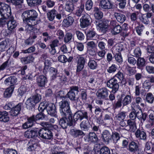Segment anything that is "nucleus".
Segmentation results:
<instances>
[{"instance_id": "f257e3e1", "label": "nucleus", "mask_w": 154, "mask_h": 154, "mask_svg": "<svg viewBox=\"0 0 154 154\" xmlns=\"http://www.w3.org/2000/svg\"><path fill=\"white\" fill-rule=\"evenodd\" d=\"M0 14L2 17L0 19H14L11 15V10L9 5L4 3L0 4Z\"/></svg>"}, {"instance_id": "f03ea898", "label": "nucleus", "mask_w": 154, "mask_h": 154, "mask_svg": "<svg viewBox=\"0 0 154 154\" xmlns=\"http://www.w3.org/2000/svg\"><path fill=\"white\" fill-rule=\"evenodd\" d=\"M60 111L61 116H66L70 115V110L69 102L67 100H63L59 103Z\"/></svg>"}, {"instance_id": "7ed1b4c3", "label": "nucleus", "mask_w": 154, "mask_h": 154, "mask_svg": "<svg viewBox=\"0 0 154 154\" xmlns=\"http://www.w3.org/2000/svg\"><path fill=\"white\" fill-rule=\"evenodd\" d=\"M94 23L100 31L103 33L107 31L108 26V20H95Z\"/></svg>"}, {"instance_id": "20e7f679", "label": "nucleus", "mask_w": 154, "mask_h": 154, "mask_svg": "<svg viewBox=\"0 0 154 154\" xmlns=\"http://www.w3.org/2000/svg\"><path fill=\"white\" fill-rule=\"evenodd\" d=\"M119 82H118L116 78L113 77L107 82L106 85L107 87L112 89V92L116 93L118 91L119 88Z\"/></svg>"}, {"instance_id": "39448f33", "label": "nucleus", "mask_w": 154, "mask_h": 154, "mask_svg": "<svg viewBox=\"0 0 154 154\" xmlns=\"http://www.w3.org/2000/svg\"><path fill=\"white\" fill-rule=\"evenodd\" d=\"M45 65L44 68L43 72H46L47 70L48 71L51 80H54L59 76V74L56 69L52 67L49 68L48 65L46 64V61L45 62Z\"/></svg>"}, {"instance_id": "423d86ee", "label": "nucleus", "mask_w": 154, "mask_h": 154, "mask_svg": "<svg viewBox=\"0 0 154 154\" xmlns=\"http://www.w3.org/2000/svg\"><path fill=\"white\" fill-rule=\"evenodd\" d=\"M38 133L39 136L42 139L49 140L53 138L52 133L48 129L42 128L39 130Z\"/></svg>"}, {"instance_id": "0eeeda50", "label": "nucleus", "mask_w": 154, "mask_h": 154, "mask_svg": "<svg viewBox=\"0 0 154 154\" xmlns=\"http://www.w3.org/2000/svg\"><path fill=\"white\" fill-rule=\"evenodd\" d=\"M47 17L49 19H54L55 17L56 18L60 19L62 18H64L66 17L64 12H62L60 14H57V11L55 9H53L47 13Z\"/></svg>"}, {"instance_id": "6e6552de", "label": "nucleus", "mask_w": 154, "mask_h": 154, "mask_svg": "<svg viewBox=\"0 0 154 154\" xmlns=\"http://www.w3.org/2000/svg\"><path fill=\"white\" fill-rule=\"evenodd\" d=\"M73 118L74 120L75 121L78 120L81 121L84 119L85 120L88 119V112L85 110L78 111L74 114Z\"/></svg>"}, {"instance_id": "1a4fd4ad", "label": "nucleus", "mask_w": 154, "mask_h": 154, "mask_svg": "<svg viewBox=\"0 0 154 154\" xmlns=\"http://www.w3.org/2000/svg\"><path fill=\"white\" fill-rule=\"evenodd\" d=\"M27 150L31 151L35 150L39 146V140L37 138L31 139L27 145Z\"/></svg>"}, {"instance_id": "9d476101", "label": "nucleus", "mask_w": 154, "mask_h": 154, "mask_svg": "<svg viewBox=\"0 0 154 154\" xmlns=\"http://www.w3.org/2000/svg\"><path fill=\"white\" fill-rule=\"evenodd\" d=\"M85 141L86 142L96 143L98 140V138L96 134L94 132H90L84 137Z\"/></svg>"}, {"instance_id": "9b49d317", "label": "nucleus", "mask_w": 154, "mask_h": 154, "mask_svg": "<svg viewBox=\"0 0 154 154\" xmlns=\"http://www.w3.org/2000/svg\"><path fill=\"white\" fill-rule=\"evenodd\" d=\"M112 133L110 131L104 130L101 134V139L103 141L105 144H108L112 139Z\"/></svg>"}, {"instance_id": "f8f14e48", "label": "nucleus", "mask_w": 154, "mask_h": 154, "mask_svg": "<svg viewBox=\"0 0 154 154\" xmlns=\"http://www.w3.org/2000/svg\"><path fill=\"white\" fill-rule=\"evenodd\" d=\"M70 89L67 94L68 97L72 100H75V93L78 94L79 88L76 86H72L70 87Z\"/></svg>"}, {"instance_id": "ddd939ff", "label": "nucleus", "mask_w": 154, "mask_h": 154, "mask_svg": "<svg viewBox=\"0 0 154 154\" xmlns=\"http://www.w3.org/2000/svg\"><path fill=\"white\" fill-rule=\"evenodd\" d=\"M109 90L106 88L104 87L99 89L96 94L97 97L102 99H105L107 98L109 95Z\"/></svg>"}, {"instance_id": "4468645a", "label": "nucleus", "mask_w": 154, "mask_h": 154, "mask_svg": "<svg viewBox=\"0 0 154 154\" xmlns=\"http://www.w3.org/2000/svg\"><path fill=\"white\" fill-rule=\"evenodd\" d=\"M70 118L71 120L69 123L68 119L64 116L60 119L59 121V124L63 128L65 129L66 128L68 125L70 126L72 125L73 121L72 118L71 117Z\"/></svg>"}, {"instance_id": "2eb2a0df", "label": "nucleus", "mask_w": 154, "mask_h": 154, "mask_svg": "<svg viewBox=\"0 0 154 154\" xmlns=\"http://www.w3.org/2000/svg\"><path fill=\"white\" fill-rule=\"evenodd\" d=\"M78 60L77 61L76 72H81L84 67L85 63V60L84 58L80 55L77 57Z\"/></svg>"}, {"instance_id": "dca6fc26", "label": "nucleus", "mask_w": 154, "mask_h": 154, "mask_svg": "<svg viewBox=\"0 0 154 154\" xmlns=\"http://www.w3.org/2000/svg\"><path fill=\"white\" fill-rule=\"evenodd\" d=\"M55 105L51 103H49L47 107L46 110L48 114L52 116L56 117L57 111Z\"/></svg>"}, {"instance_id": "f3484780", "label": "nucleus", "mask_w": 154, "mask_h": 154, "mask_svg": "<svg viewBox=\"0 0 154 154\" xmlns=\"http://www.w3.org/2000/svg\"><path fill=\"white\" fill-rule=\"evenodd\" d=\"M99 6L103 9L108 10L112 8L113 5L109 0H101Z\"/></svg>"}, {"instance_id": "a211bd4d", "label": "nucleus", "mask_w": 154, "mask_h": 154, "mask_svg": "<svg viewBox=\"0 0 154 154\" xmlns=\"http://www.w3.org/2000/svg\"><path fill=\"white\" fill-rule=\"evenodd\" d=\"M135 135L136 138L139 140H146L147 138L146 134L142 129H137L135 132Z\"/></svg>"}, {"instance_id": "6ab92c4d", "label": "nucleus", "mask_w": 154, "mask_h": 154, "mask_svg": "<svg viewBox=\"0 0 154 154\" xmlns=\"http://www.w3.org/2000/svg\"><path fill=\"white\" fill-rule=\"evenodd\" d=\"M17 81V79L15 76H11L6 79L4 81L5 84L7 86H9V87L13 86L14 88V85Z\"/></svg>"}, {"instance_id": "aec40b11", "label": "nucleus", "mask_w": 154, "mask_h": 154, "mask_svg": "<svg viewBox=\"0 0 154 154\" xmlns=\"http://www.w3.org/2000/svg\"><path fill=\"white\" fill-rule=\"evenodd\" d=\"M22 105V103H19L13 108L10 111L11 115L13 116H16L20 113Z\"/></svg>"}, {"instance_id": "412c9836", "label": "nucleus", "mask_w": 154, "mask_h": 154, "mask_svg": "<svg viewBox=\"0 0 154 154\" xmlns=\"http://www.w3.org/2000/svg\"><path fill=\"white\" fill-rule=\"evenodd\" d=\"M137 106L138 112L137 114V118L141 122H144L146 119L147 115L145 113H143L141 107L140 106Z\"/></svg>"}, {"instance_id": "4be33fe9", "label": "nucleus", "mask_w": 154, "mask_h": 154, "mask_svg": "<svg viewBox=\"0 0 154 154\" xmlns=\"http://www.w3.org/2000/svg\"><path fill=\"white\" fill-rule=\"evenodd\" d=\"M138 147V143L132 141L129 144L128 149L131 152L135 153L137 151Z\"/></svg>"}, {"instance_id": "5701e85b", "label": "nucleus", "mask_w": 154, "mask_h": 154, "mask_svg": "<svg viewBox=\"0 0 154 154\" xmlns=\"http://www.w3.org/2000/svg\"><path fill=\"white\" fill-rule=\"evenodd\" d=\"M36 80L38 85L40 87L44 86L48 81L47 78L43 75L37 77Z\"/></svg>"}, {"instance_id": "b1692460", "label": "nucleus", "mask_w": 154, "mask_h": 154, "mask_svg": "<svg viewBox=\"0 0 154 154\" xmlns=\"http://www.w3.org/2000/svg\"><path fill=\"white\" fill-rule=\"evenodd\" d=\"M9 120L8 112L6 111H0V122H7Z\"/></svg>"}, {"instance_id": "393cba45", "label": "nucleus", "mask_w": 154, "mask_h": 154, "mask_svg": "<svg viewBox=\"0 0 154 154\" xmlns=\"http://www.w3.org/2000/svg\"><path fill=\"white\" fill-rule=\"evenodd\" d=\"M17 24L15 20H9L7 24L8 28L9 31V33H11L12 32V30L16 27Z\"/></svg>"}, {"instance_id": "a878e982", "label": "nucleus", "mask_w": 154, "mask_h": 154, "mask_svg": "<svg viewBox=\"0 0 154 154\" xmlns=\"http://www.w3.org/2000/svg\"><path fill=\"white\" fill-rule=\"evenodd\" d=\"M136 103L134 102H132L131 103V107L134 108V106H135V109H138L137 106H140L139 104H140V106L144 107L145 106V104L144 103H142L143 100L140 97H137L135 98Z\"/></svg>"}, {"instance_id": "bb28decb", "label": "nucleus", "mask_w": 154, "mask_h": 154, "mask_svg": "<svg viewBox=\"0 0 154 154\" xmlns=\"http://www.w3.org/2000/svg\"><path fill=\"white\" fill-rule=\"evenodd\" d=\"M124 48L122 45L117 44L115 45L112 48V53L115 54L120 53V52L123 50Z\"/></svg>"}, {"instance_id": "cd10ccee", "label": "nucleus", "mask_w": 154, "mask_h": 154, "mask_svg": "<svg viewBox=\"0 0 154 154\" xmlns=\"http://www.w3.org/2000/svg\"><path fill=\"white\" fill-rule=\"evenodd\" d=\"M71 132L72 135L74 137H83L85 135V134L82 130L72 129L71 130Z\"/></svg>"}, {"instance_id": "c85d7f7f", "label": "nucleus", "mask_w": 154, "mask_h": 154, "mask_svg": "<svg viewBox=\"0 0 154 154\" xmlns=\"http://www.w3.org/2000/svg\"><path fill=\"white\" fill-rule=\"evenodd\" d=\"M80 126L82 131H88L90 128V123L88 119L84 120L82 122L80 123Z\"/></svg>"}, {"instance_id": "c756f323", "label": "nucleus", "mask_w": 154, "mask_h": 154, "mask_svg": "<svg viewBox=\"0 0 154 154\" xmlns=\"http://www.w3.org/2000/svg\"><path fill=\"white\" fill-rule=\"evenodd\" d=\"M35 120L33 117H31L28 119V121L22 125L24 129H27L32 127L34 123Z\"/></svg>"}, {"instance_id": "7c9ffc66", "label": "nucleus", "mask_w": 154, "mask_h": 154, "mask_svg": "<svg viewBox=\"0 0 154 154\" xmlns=\"http://www.w3.org/2000/svg\"><path fill=\"white\" fill-rule=\"evenodd\" d=\"M34 60V58L32 55H29L21 58L20 60L23 64H27L33 62Z\"/></svg>"}, {"instance_id": "2f4dec72", "label": "nucleus", "mask_w": 154, "mask_h": 154, "mask_svg": "<svg viewBox=\"0 0 154 154\" xmlns=\"http://www.w3.org/2000/svg\"><path fill=\"white\" fill-rule=\"evenodd\" d=\"M146 61L144 58L139 57L137 60V68L141 69L145 65Z\"/></svg>"}, {"instance_id": "473e14b6", "label": "nucleus", "mask_w": 154, "mask_h": 154, "mask_svg": "<svg viewBox=\"0 0 154 154\" xmlns=\"http://www.w3.org/2000/svg\"><path fill=\"white\" fill-rule=\"evenodd\" d=\"M65 8L66 11L72 12L74 9L73 3L70 1H67L65 4Z\"/></svg>"}, {"instance_id": "72a5a7b5", "label": "nucleus", "mask_w": 154, "mask_h": 154, "mask_svg": "<svg viewBox=\"0 0 154 154\" xmlns=\"http://www.w3.org/2000/svg\"><path fill=\"white\" fill-rule=\"evenodd\" d=\"M25 104L26 107L29 109H32L36 105L35 103L30 97L26 100Z\"/></svg>"}, {"instance_id": "f704fd0d", "label": "nucleus", "mask_w": 154, "mask_h": 154, "mask_svg": "<svg viewBox=\"0 0 154 154\" xmlns=\"http://www.w3.org/2000/svg\"><path fill=\"white\" fill-rule=\"evenodd\" d=\"M28 5L30 6H35L39 5L42 2V0H26Z\"/></svg>"}, {"instance_id": "c9c22d12", "label": "nucleus", "mask_w": 154, "mask_h": 154, "mask_svg": "<svg viewBox=\"0 0 154 154\" xmlns=\"http://www.w3.org/2000/svg\"><path fill=\"white\" fill-rule=\"evenodd\" d=\"M24 0H12V3L16 7L19 9L23 8Z\"/></svg>"}, {"instance_id": "e433bc0d", "label": "nucleus", "mask_w": 154, "mask_h": 154, "mask_svg": "<svg viewBox=\"0 0 154 154\" xmlns=\"http://www.w3.org/2000/svg\"><path fill=\"white\" fill-rule=\"evenodd\" d=\"M127 126H129L130 129L132 131H134L137 128V126L135 121L131 120V119L127 121Z\"/></svg>"}, {"instance_id": "4c0bfd02", "label": "nucleus", "mask_w": 154, "mask_h": 154, "mask_svg": "<svg viewBox=\"0 0 154 154\" xmlns=\"http://www.w3.org/2000/svg\"><path fill=\"white\" fill-rule=\"evenodd\" d=\"M138 112V109H135V106H134V108H133V111L131 112L129 114V116L130 119L131 120L134 121V120L137 117V114Z\"/></svg>"}, {"instance_id": "58836bf2", "label": "nucleus", "mask_w": 154, "mask_h": 154, "mask_svg": "<svg viewBox=\"0 0 154 154\" xmlns=\"http://www.w3.org/2000/svg\"><path fill=\"white\" fill-rule=\"evenodd\" d=\"M126 112L125 111L119 112L116 116L115 117L118 120H123L125 118Z\"/></svg>"}, {"instance_id": "ea45409f", "label": "nucleus", "mask_w": 154, "mask_h": 154, "mask_svg": "<svg viewBox=\"0 0 154 154\" xmlns=\"http://www.w3.org/2000/svg\"><path fill=\"white\" fill-rule=\"evenodd\" d=\"M26 30L28 33L32 32L33 33H38L39 30L32 26H26Z\"/></svg>"}, {"instance_id": "a19ab883", "label": "nucleus", "mask_w": 154, "mask_h": 154, "mask_svg": "<svg viewBox=\"0 0 154 154\" xmlns=\"http://www.w3.org/2000/svg\"><path fill=\"white\" fill-rule=\"evenodd\" d=\"M14 88L12 86L11 87H9L7 88L5 91L4 93V96L5 97H10L14 91Z\"/></svg>"}, {"instance_id": "79ce46f5", "label": "nucleus", "mask_w": 154, "mask_h": 154, "mask_svg": "<svg viewBox=\"0 0 154 154\" xmlns=\"http://www.w3.org/2000/svg\"><path fill=\"white\" fill-rule=\"evenodd\" d=\"M125 69L129 76L134 75L136 72L135 68L131 67L128 65L126 66Z\"/></svg>"}, {"instance_id": "37998d69", "label": "nucleus", "mask_w": 154, "mask_h": 154, "mask_svg": "<svg viewBox=\"0 0 154 154\" xmlns=\"http://www.w3.org/2000/svg\"><path fill=\"white\" fill-rule=\"evenodd\" d=\"M112 139L115 143H117L120 140V136L119 134L117 132L112 133Z\"/></svg>"}, {"instance_id": "c03bdc74", "label": "nucleus", "mask_w": 154, "mask_h": 154, "mask_svg": "<svg viewBox=\"0 0 154 154\" xmlns=\"http://www.w3.org/2000/svg\"><path fill=\"white\" fill-rule=\"evenodd\" d=\"M131 100V96L129 95H127L122 100V103L123 106L127 105L130 103Z\"/></svg>"}, {"instance_id": "a18cd8bd", "label": "nucleus", "mask_w": 154, "mask_h": 154, "mask_svg": "<svg viewBox=\"0 0 154 154\" xmlns=\"http://www.w3.org/2000/svg\"><path fill=\"white\" fill-rule=\"evenodd\" d=\"M11 63V61H10V58H9L7 60L3 63L0 66V72L4 70L6 68L9 67Z\"/></svg>"}, {"instance_id": "49530a36", "label": "nucleus", "mask_w": 154, "mask_h": 154, "mask_svg": "<svg viewBox=\"0 0 154 154\" xmlns=\"http://www.w3.org/2000/svg\"><path fill=\"white\" fill-rule=\"evenodd\" d=\"M88 66L89 68L92 69H96L97 66L96 62L94 60L91 59L89 60Z\"/></svg>"}, {"instance_id": "de8ad7c7", "label": "nucleus", "mask_w": 154, "mask_h": 154, "mask_svg": "<svg viewBox=\"0 0 154 154\" xmlns=\"http://www.w3.org/2000/svg\"><path fill=\"white\" fill-rule=\"evenodd\" d=\"M122 28L121 26L119 25L115 26L111 30V32L112 34L116 35L119 33L121 31Z\"/></svg>"}, {"instance_id": "09e8293b", "label": "nucleus", "mask_w": 154, "mask_h": 154, "mask_svg": "<svg viewBox=\"0 0 154 154\" xmlns=\"http://www.w3.org/2000/svg\"><path fill=\"white\" fill-rule=\"evenodd\" d=\"M146 99L148 103H152L154 101V97L152 93H149L146 95Z\"/></svg>"}, {"instance_id": "8fccbe9b", "label": "nucleus", "mask_w": 154, "mask_h": 154, "mask_svg": "<svg viewBox=\"0 0 154 154\" xmlns=\"http://www.w3.org/2000/svg\"><path fill=\"white\" fill-rule=\"evenodd\" d=\"M141 54L140 49V48L137 47L133 50L132 55L134 57L139 58L141 56Z\"/></svg>"}, {"instance_id": "3c124183", "label": "nucleus", "mask_w": 154, "mask_h": 154, "mask_svg": "<svg viewBox=\"0 0 154 154\" xmlns=\"http://www.w3.org/2000/svg\"><path fill=\"white\" fill-rule=\"evenodd\" d=\"M30 97L36 104L39 103L42 99L41 95L38 94H35Z\"/></svg>"}, {"instance_id": "603ef678", "label": "nucleus", "mask_w": 154, "mask_h": 154, "mask_svg": "<svg viewBox=\"0 0 154 154\" xmlns=\"http://www.w3.org/2000/svg\"><path fill=\"white\" fill-rule=\"evenodd\" d=\"M29 19H33L37 18L38 14L36 11L33 10L28 11Z\"/></svg>"}, {"instance_id": "864d4df0", "label": "nucleus", "mask_w": 154, "mask_h": 154, "mask_svg": "<svg viewBox=\"0 0 154 154\" xmlns=\"http://www.w3.org/2000/svg\"><path fill=\"white\" fill-rule=\"evenodd\" d=\"M117 69L116 65L113 64L108 68L107 71L109 73H114L116 71Z\"/></svg>"}, {"instance_id": "5fc2aeb1", "label": "nucleus", "mask_w": 154, "mask_h": 154, "mask_svg": "<svg viewBox=\"0 0 154 154\" xmlns=\"http://www.w3.org/2000/svg\"><path fill=\"white\" fill-rule=\"evenodd\" d=\"M48 103H45L44 102L41 103L38 107V110L40 112H42L45 109H47Z\"/></svg>"}, {"instance_id": "6e6d98bb", "label": "nucleus", "mask_w": 154, "mask_h": 154, "mask_svg": "<svg viewBox=\"0 0 154 154\" xmlns=\"http://www.w3.org/2000/svg\"><path fill=\"white\" fill-rule=\"evenodd\" d=\"M8 44L5 41H2L0 43V53L5 50V48H8Z\"/></svg>"}, {"instance_id": "4d7b16f0", "label": "nucleus", "mask_w": 154, "mask_h": 154, "mask_svg": "<svg viewBox=\"0 0 154 154\" xmlns=\"http://www.w3.org/2000/svg\"><path fill=\"white\" fill-rule=\"evenodd\" d=\"M144 29V26L142 25H139L135 28L136 32L138 35L140 36L142 35L143 29Z\"/></svg>"}, {"instance_id": "13d9d810", "label": "nucleus", "mask_w": 154, "mask_h": 154, "mask_svg": "<svg viewBox=\"0 0 154 154\" xmlns=\"http://www.w3.org/2000/svg\"><path fill=\"white\" fill-rule=\"evenodd\" d=\"M96 35L95 32L93 30L89 31L88 32L86 35L88 39H92Z\"/></svg>"}, {"instance_id": "bf43d9fd", "label": "nucleus", "mask_w": 154, "mask_h": 154, "mask_svg": "<svg viewBox=\"0 0 154 154\" xmlns=\"http://www.w3.org/2000/svg\"><path fill=\"white\" fill-rule=\"evenodd\" d=\"M100 154H111L109 149L107 147L104 146L100 149Z\"/></svg>"}, {"instance_id": "052dcab7", "label": "nucleus", "mask_w": 154, "mask_h": 154, "mask_svg": "<svg viewBox=\"0 0 154 154\" xmlns=\"http://www.w3.org/2000/svg\"><path fill=\"white\" fill-rule=\"evenodd\" d=\"M87 45L89 49H97L96 44L93 41L88 42Z\"/></svg>"}, {"instance_id": "680f3d73", "label": "nucleus", "mask_w": 154, "mask_h": 154, "mask_svg": "<svg viewBox=\"0 0 154 154\" xmlns=\"http://www.w3.org/2000/svg\"><path fill=\"white\" fill-rule=\"evenodd\" d=\"M143 85V87L145 89L147 90V91H149V90L151 88L152 86V85L150 83V82L147 80H146L144 82Z\"/></svg>"}, {"instance_id": "e2e57ef3", "label": "nucleus", "mask_w": 154, "mask_h": 154, "mask_svg": "<svg viewBox=\"0 0 154 154\" xmlns=\"http://www.w3.org/2000/svg\"><path fill=\"white\" fill-rule=\"evenodd\" d=\"M80 26L82 28H84L88 26L90 24L89 20H80Z\"/></svg>"}, {"instance_id": "0e129e2a", "label": "nucleus", "mask_w": 154, "mask_h": 154, "mask_svg": "<svg viewBox=\"0 0 154 154\" xmlns=\"http://www.w3.org/2000/svg\"><path fill=\"white\" fill-rule=\"evenodd\" d=\"M93 6V2L91 0H87L85 4V8L88 11L90 10Z\"/></svg>"}, {"instance_id": "69168bd1", "label": "nucleus", "mask_w": 154, "mask_h": 154, "mask_svg": "<svg viewBox=\"0 0 154 154\" xmlns=\"http://www.w3.org/2000/svg\"><path fill=\"white\" fill-rule=\"evenodd\" d=\"M113 77L114 78H117L120 81L123 80L124 78L123 74L120 71H119Z\"/></svg>"}, {"instance_id": "338daca9", "label": "nucleus", "mask_w": 154, "mask_h": 154, "mask_svg": "<svg viewBox=\"0 0 154 154\" xmlns=\"http://www.w3.org/2000/svg\"><path fill=\"white\" fill-rule=\"evenodd\" d=\"M141 88L142 86L140 84H138L135 86V93L136 96H138L140 95Z\"/></svg>"}, {"instance_id": "774afa93", "label": "nucleus", "mask_w": 154, "mask_h": 154, "mask_svg": "<svg viewBox=\"0 0 154 154\" xmlns=\"http://www.w3.org/2000/svg\"><path fill=\"white\" fill-rule=\"evenodd\" d=\"M19 95L22 96L25 94L26 91V88L24 86H22L18 89Z\"/></svg>"}]
</instances>
